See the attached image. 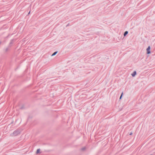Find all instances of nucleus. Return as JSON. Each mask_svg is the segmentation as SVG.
I'll list each match as a JSON object with an SVG mask.
<instances>
[{
	"label": "nucleus",
	"instance_id": "1",
	"mask_svg": "<svg viewBox=\"0 0 155 155\" xmlns=\"http://www.w3.org/2000/svg\"><path fill=\"white\" fill-rule=\"evenodd\" d=\"M21 132V130L19 129H18L14 131L12 133L10 134V135L12 137L16 136L20 134Z\"/></svg>",
	"mask_w": 155,
	"mask_h": 155
},
{
	"label": "nucleus",
	"instance_id": "2",
	"mask_svg": "<svg viewBox=\"0 0 155 155\" xmlns=\"http://www.w3.org/2000/svg\"><path fill=\"white\" fill-rule=\"evenodd\" d=\"M150 46H149L147 48V54H148L150 53Z\"/></svg>",
	"mask_w": 155,
	"mask_h": 155
},
{
	"label": "nucleus",
	"instance_id": "3",
	"mask_svg": "<svg viewBox=\"0 0 155 155\" xmlns=\"http://www.w3.org/2000/svg\"><path fill=\"white\" fill-rule=\"evenodd\" d=\"M136 74H137L136 71H135L133 72V73L132 74H131V75L133 77H134L135 76V75Z\"/></svg>",
	"mask_w": 155,
	"mask_h": 155
},
{
	"label": "nucleus",
	"instance_id": "4",
	"mask_svg": "<svg viewBox=\"0 0 155 155\" xmlns=\"http://www.w3.org/2000/svg\"><path fill=\"white\" fill-rule=\"evenodd\" d=\"M128 33V32L127 31H125L124 34V36H125L127 35V34Z\"/></svg>",
	"mask_w": 155,
	"mask_h": 155
},
{
	"label": "nucleus",
	"instance_id": "5",
	"mask_svg": "<svg viewBox=\"0 0 155 155\" xmlns=\"http://www.w3.org/2000/svg\"><path fill=\"white\" fill-rule=\"evenodd\" d=\"M58 52V51H55L51 55L52 56H53L55 55Z\"/></svg>",
	"mask_w": 155,
	"mask_h": 155
},
{
	"label": "nucleus",
	"instance_id": "6",
	"mask_svg": "<svg viewBox=\"0 0 155 155\" xmlns=\"http://www.w3.org/2000/svg\"><path fill=\"white\" fill-rule=\"evenodd\" d=\"M40 149H37L36 152V153L38 154L40 153Z\"/></svg>",
	"mask_w": 155,
	"mask_h": 155
},
{
	"label": "nucleus",
	"instance_id": "7",
	"mask_svg": "<svg viewBox=\"0 0 155 155\" xmlns=\"http://www.w3.org/2000/svg\"><path fill=\"white\" fill-rule=\"evenodd\" d=\"M85 147H83L81 149V150H85Z\"/></svg>",
	"mask_w": 155,
	"mask_h": 155
},
{
	"label": "nucleus",
	"instance_id": "8",
	"mask_svg": "<svg viewBox=\"0 0 155 155\" xmlns=\"http://www.w3.org/2000/svg\"><path fill=\"white\" fill-rule=\"evenodd\" d=\"M122 94H123V93H122L121 96H120V99L122 97Z\"/></svg>",
	"mask_w": 155,
	"mask_h": 155
},
{
	"label": "nucleus",
	"instance_id": "9",
	"mask_svg": "<svg viewBox=\"0 0 155 155\" xmlns=\"http://www.w3.org/2000/svg\"><path fill=\"white\" fill-rule=\"evenodd\" d=\"M132 133H130V135H132Z\"/></svg>",
	"mask_w": 155,
	"mask_h": 155
},
{
	"label": "nucleus",
	"instance_id": "10",
	"mask_svg": "<svg viewBox=\"0 0 155 155\" xmlns=\"http://www.w3.org/2000/svg\"><path fill=\"white\" fill-rule=\"evenodd\" d=\"M12 43V41H11V43H10V44H11V43Z\"/></svg>",
	"mask_w": 155,
	"mask_h": 155
},
{
	"label": "nucleus",
	"instance_id": "11",
	"mask_svg": "<svg viewBox=\"0 0 155 155\" xmlns=\"http://www.w3.org/2000/svg\"><path fill=\"white\" fill-rule=\"evenodd\" d=\"M30 11L29 12H28V14H30Z\"/></svg>",
	"mask_w": 155,
	"mask_h": 155
}]
</instances>
